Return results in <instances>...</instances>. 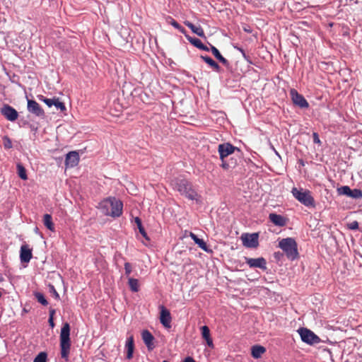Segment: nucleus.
Here are the masks:
<instances>
[{
	"mask_svg": "<svg viewBox=\"0 0 362 362\" xmlns=\"http://www.w3.org/2000/svg\"><path fill=\"white\" fill-rule=\"evenodd\" d=\"M235 151H240L238 148L230 143H223L218 146V152L221 161V167L224 170H230L237 166L238 159L232 156L228 158V156L233 154Z\"/></svg>",
	"mask_w": 362,
	"mask_h": 362,
	"instance_id": "nucleus-1",
	"label": "nucleus"
},
{
	"mask_svg": "<svg viewBox=\"0 0 362 362\" xmlns=\"http://www.w3.org/2000/svg\"><path fill=\"white\" fill-rule=\"evenodd\" d=\"M98 208L105 216L119 217L122 214L123 203L115 197H108L100 202Z\"/></svg>",
	"mask_w": 362,
	"mask_h": 362,
	"instance_id": "nucleus-2",
	"label": "nucleus"
},
{
	"mask_svg": "<svg viewBox=\"0 0 362 362\" xmlns=\"http://www.w3.org/2000/svg\"><path fill=\"white\" fill-rule=\"evenodd\" d=\"M59 339L61 356L62 358L68 361L71 348L70 325L68 322L63 324L60 332Z\"/></svg>",
	"mask_w": 362,
	"mask_h": 362,
	"instance_id": "nucleus-3",
	"label": "nucleus"
},
{
	"mask_svg": "<svg viewBox=\"0 0 362 362\" xmlns=\"http://www.w3.org/2000/svg\"><path fill=\"white\" fill-rule=\"evenodd\" d=\"M279 247L284 251L288 259L295 260L299 257L298 244L293 238L281 239L279 242Z\"/></svg>",
	"mask_w": 362,
	"mask_h": 362,
	"instance_id": "nucleus-4",
	"label": "nucleus"
},
{
	"mask_svg": "<svg viewBox=\"0 0 362 362\" xmlns=\"http://www.w3.org/2000/svg\"><path fill=\"white\" fill-rule=\"evenodd\" d=\"M175 188L181 195L190 200H198L199 196L194 190L191 182L187 180H179L175 182Z\"/></svg>",
	"mask_w": 362,
	"mask_h": 362,
	"instance_id": "nucleus-5",
	"label": "nucleus"
},
{
	"mask_svg": "<svg viewBox=\"0 0 362 362\" xmlns=\"http://www.w3.org/2000/svg\"><path fill=\"white\" fill-rule=\"evenodd\" d=\"M293 196L302 204L307 207H315V199L311 195V192L308 189L293 187L291 190Z\"/></svg>",
	"mask_w": 362,
	"mask_h": 362,
	"instance_id": "nucleus-6",
	"label": "nucleus"
},
{
	"mask_svg": "<svg viewBox=\"0 0 362 362\" xmlns=\"http://www.w3.org/2000/svg\"><path fill=\"white\" fill-rule=\"evenodd\" d=\"M301 340L308 344H315L320 342V339L313 331L303 327L298 330Z\"/></svg>",
	"mask_w": 362,
	"mask_h": 362,
	"instance_id": "nucleus-7",
	"label": "nucleus"
},
{
	"mask_svg": "<svg viewBox=\"0 0 362 362\" xmlns=\"http://www.w3.org/2000/svg\"><path fill=\"white\" fill-rule=\"evenodd\" d=\"M258 238L257 233H243L241 235L243 245L249 248H256L258 247Z\"/></svg>",
	"mask_w": 362,
	"mask_h": 362,
	"instance_id": "nucleus-8",
	"label": "nucleus"
},
{
	"mask_svg": "<svg viewBox=\"0 0 362 362\" xmlns=\"http://www.w3.org/2000/svg\"><path fill=\"white\" fill-rule=\"evenodd\" d=\"M290 95L294 105L300 108H308L309 107V104L303 95L298 93L296 89L290 90Z\"/></svg>",
	"mask_w": 362,
	"mask_h": 362,
	"instance_id": "nucleus-9",
	"label": "nucleus"
},
{
	"mask_svg": "<svg viewBox=\"0 0 362 362\" xmlns=\"http://www.w3.org/2000/svg\"><path fill=\"white\" fill-rule=\"evenodd\" d=\"M0 112L7 120L11 122L16 121L18 117V112L9 105H4Z\"/></svg>",
	"mask_w": 362,
	"mask_h": 362,
	"instance_id": "nucleus-10",
	"label": "nucleus"
},
{
	"mask_svg": "<svg viewBox=\"0 0 362 362\" xmlns=\"http://www.w3.org/2000/svg\"><path fill=\"white\" fill-rule=\"evenodd\" d=\"M28 110L29 112L35 115L38 117H45V111L41 106L33 100H28Z\"/></svg>",
	"mask_w": 362,
	"mask_h": 362,
	"instance_id": "nucleus-11",
	"label": "nucleus"
},
{
	"mask_svg": "<svg viewBox=\"0 0 362 362\" xmlns=\"http://www.w3.org/2000/svg\"><path fill=\"white\" fill-rule=\"evenodd\" d=\"M160 323L166 328L171 327V315L170 311L165 308L163 305L160 307Z\"/></svg>",
	"mask_w": 362,
	"mask_h": 362,
	"instance_id": "nucleus-12",
	"label": "nucleus"
},
{
	"mask_svg": "<svg viewBox=\"0 0 362 362\" xmlns=\"http://www.w3.org/2000/svg\"><path fill=\"white\" fill-rule=\"evenodd\" d=\"M245 262L250 266V267L259 268L264 270L267 269V262L264 257H259L256 259L245 257Z\"/></svg>",
	"mask_w": 362,
	"mask_h": 362,
	"instance_id": "nucleus-13",
	"label": "nucleus"
},
{
	"mask_svg": "<svg viewBox=\"0 0 362 362\" xmlns=\"http://www.w3.org/2000/svg\"><path fill=\"white\" fill-rule=\"evenodd\" d=\"M79 155L76 151H71L66 156L65 165L68 168H74L78 164Z\"/></svg>",
	"mask_w": 362,
	"mask_h": 362,
	"instance_id": "nucleus-14",
	"label": "nucleus"
},
{
	"mask_svg": "<svg viewBox=\"0 0 362 362\" xmlns=\"http://www.w3.org/2000/svg\"><path fill=\"white\" fill-rule=\"evenodd\" d=\"M141 337L144 341V343L147 346L148 350L151 351L155 348V344L153 343L155 338L148 330H144L141 332Z\"/></svg>",
	"mask_w": 362,
	"mask_h": 362,
	"instance_id": "nucleus-15",
	"label": "nucleus"
},
{
	"mask_svg": "<svg viewBox=\"0 0 362 362\" xmlns=\"http://www.w3.org/2000/svg\"><path fill=\"white\" fill-rule=\"evenodd\" d=\"M32 250L28 245H23L20 250V259L21 262L28 263L32 259Z\"/></svg>",
	"mask_w": 362,
	"mask_h": 362,
	"instance_id": "nucleus-16",
	"label": "nucleus"
},
{
	"mask_svg": "<svg viewBox=\"0 0 362 362\" xmlns=\"http://www.w3.org/2000/svg\"><path fill=\"white\" fill-rule=\"evenodd\" d=\"M126 358L130 360L133 358L134 351V339L132 334H130L127 338L125 344Z\"/></svg>",
	"mask_w": 362,
	"mask_h": 362,
	"instance_id": "nucleus-17",
	"label": "nucleus"
},
{
	"mask_svg": "<svg viewBox=\"0 0 362 362\" xmlns=\"http://www.w3.org/2000/svg\"><path fill=\"white\" fill-rule=\"evenodd\" d=\"M269 219L275 226L281 227L286 226L287 223L286 218L281 215L276 214L274 213H272L269 215Z\"/></svg>",
	"mask_w": 362,
	"mask_h": 362,
	"instance_id": "nucleus-18",
	"label": "nucleus"
},
{
	"mask_svg": "<svg viewBox=\"0 0 362 362\" xmlns=\"http://www.w3.org/2000/svg\"><path fill=\"white\" fill-rule=\"evenodd\" d=\"M185 36L187 38V40L194 47H196L202 50H204V51H207V52L209 51V47H206V45H204L199 39L196 38V37H192L187 34H186Z\"/></svg>",
	"mask_w": 362,
	"mask_h": 362,
	"instance_id": "nucleus-19",
	"label": "nucleus"
},
{
	"mask_svg": "<svg viewBox=\"0 0 362 362\" xmlns=\"http://www.w3.org/2000/svg\"><path fill=\"white\" fill-rule=\"evenodd\" d=\"M185 25L187 26L194 33L199 37H205V34L203 28L201 26H195L193 23L189 21H185Z\"/></svg>",
	"mask_w": 362,
	"mask_h": 362,
	"instance_id": "nucleus-20",
	"label": "nucleus"
},
{
	"mask_svg": "<svg viewBox=\"0 0 362 362\" xmlns=\"http://www.w3.org/2000/svg\"><path fill=\"white\" fill-rule=\"evenodd\" d=\"M201 329H202V337L206 340L207 345L209 347H213L214 344H213L212 339L211 338V336H210L209 328L207 326L204 325V326L202 327Z\"/></svg>",
	"mask_w": 362,
	"mask_h": 362,
	"instance_id": "nucleus-21",
	"label": "nucleus"
},
{
	"mask_svg": "<svg viewBox=\"0 0 362 362\" xmlns=\"http://www.w3.org/2000/svg\"><path fill=\"white\" fill-rule=\"evenodd\" d=\"M189 236L201 249L205 252H209V248L206 245V243L204 241L203 239L199 238L194 233L192 232L190 233Z\"/></svg>",
	"mask_w": 362,
	"mask_h": 362,
	"instance_id": "nucleus-22",
	"label": "nucleus"
},
{
	"mask_svg": "<svg viewBox=\"0 0 362 362\" xmlns=\"http://www.w3.org/2000/svg\"><path fill=\"white\" fill-rule=\"evenodd\" d=\"M251 350V354L255 358H260L261 356L266 351V349L260 345L253 346Z\"/></svg>",
	"mask_w": 362,
	"mask_h": 362,
	"instance_id": "nucleus-23",
	"label": "nucleus"
},
{
	"mask_svg": "<svg viewBox=\"0 0 362 362\" xmlns=\"http://www.w3.org/2000/svg\"><path fill=\"white\" fill-rule=\"evenodd\" d=\"M201 58L206 64H208L214 70H215L216 71H219L220 66L213 59L208 56H201Z\"/></svg>",
	"mask_w": 362,
	"mask_h": 362,
	"instance_id": "nucleus-24",
	"label": "nucleus"
},
{
	"mask_svg": "<svg viewBox=\"0 0 362 362\" xmlns=\"http://www.w3.org/2000/svg\"><path fill=\"white\" fill-rule=\"evenodd\" d=\"M128 285L132 292H138L139 291V283L138 279L129 277L128 279Z\"/></svg>",
	"mask_w": 362,
	"mask_h": 362,
	"instance_id": "nucleus-25",
	"label": "nucleus"
},
{
	"mask_svg": "<svg viewBox=\"0 0 362 362\" xmlns=\"http://www.w3.org/2000/svg\"><path fill=\"white\" fill-rule=\"evenodd\" d=\"M44 225L50 230L54 231V227L52 222V218L50 214H46L43 217Z\"/></svg>",
	"mask_w": 362,
	"mask_h": 362,
	"instance_id": "nucleus-26",
	"label": "nucleus"
},
{
	"mask_svg": "<svg viewBox=\"0 0 362 362\" xmlns=\"http://www.w3.org/2000/svg\"><path fill=\"white\" fill-rule=\"evenodd\" d=\"M168 23L173 25L175 28L177 29L180 32H181L185 35L187 34L185 29L182 27L175 19L171 17H168Z\"/></svg>",
	"mask_w": 362,
	"mask_h": 362,
	"instance_id": "nucleus-27",
	"label": "nucleus"
},
{
	"mask_svg": "<svg viewBox=\"0 0 362 362\" xmlns=\"http://www.w3.org/2000/svg\"><path fill=\"white\" fill-rule=\"evenodd\" d=\"M134 221H135V223H136L139 230L140 233L142 235V236L144 238H146V240H149V238L147 235V233L145 231V229L142 226L141 220L139 217H136Z\"/></svg>",
	"mask_w": 362,
	"mask_h": 362,
	"instance_id": "nucleus-28",
	"label": "nucleus"
},
{
	"mask_svg": "<svg viewBox=\"0 0 362 362\" xmlns=\"http://www.w3.org/2000/svg\"><path fill=\"white\" fill-rule=\"evenodd\" d=\"M17 170H18V176L23 180H25L28 179V176L26 174V170L23 167L22 164L18 163L17 165Z\"/></svg>",
	"mask_w": 362,
	"mask_h": 362,
	"instance_id": "nucleus-29",
	"label": "nucleus"
},
{
	"mask_svg": "<svg viewBox=\"0 0 362 362\" xmlns=\"http://www.w3.org/2000/svg\"><path fill=\"white\" fill-rule=\"evenodd\" d=\"M351 189L349 186H342L337 189V192L339 195H346L350 197Z\"/></svg>",
	"mask_w": 362,
	"mask_h": 362,
	"instance_id": "nucleus-30",
	"label": "nucleus"
},
{
	"mask_svg": "<svg viewBox=\"0 0 362 362\" xmlns=\"http://www.w3.org/2000/svg\"><path fill=\"white\" fill-rule=\"evenodd\" d=\"M34 296L37 300L43 305H47L48 302L46 300L45 296L40 292H35Z\"/></svg>",
	"mask_w": 362,
	"mask_h": 362,
	"instance_id": "nucleus-31",
	"label": "nucleus"
},
{
	"mask_svg": "<svg viewBox=\"0 0 362 362\" xmlns=\"http://www.w3.org/2000/svg\"><path fill=\"white\" fill-rule=\"evenodd\" d=\"M53 105L57 109L60 110L62 112L66 110V107L64 103L61 102L59 98H54V101Z\"/></svg>",
	"mask_w": 362,
	"mask_h": 362,
	"instance_id": "nucleus-32",
	"label": "nucleus"
},
{
	"mask_svg": "<svg viewBox=\"0 0 362 362\" xmlns=\"http://www.w3.org/2000/svg\"><path fill=\"white\" fill-rule=\"evenodd\" d=\"M47 354L45 352H40L35 358L34 362H47Z\"/></svg>",
	"mask_w": 362,
	"mask_h": 362,
	"instance_id": "nucleus-33",
	"label": "nucleus"
},
{
	"mask_svg": "<svg viewBox=\"0 0 362 362\" xmlns=\"http://www.w3.org/2000/svg\"><path fill=\"white\" fill-rule=\"evenodd\" d=\"M354 199H361L362 198V190L359 189H354L351 191L350 197Z\"/></svg>",
	"mask_w": 362,
	"mask_h": 362,
	"instance_id": "nucleus-34",
	"label": "nucleus"
},
{
	"mask_svg": "<svg viewBox=\"0 0 362 362\" xmlns=\"http://www.w3.org/2000/svg\"><path fill=\"white\" fill-rule=\"evenodd\" d=\"M37 97L39 100L43 101L48 107H52L54 104V98L49 99L44 97L43 95H38Z\"/></svg>",
	"mask_w": 362,
	"mask_h": 362,
	"instance_id": "nucleus-35",
	"label": "nucleus"
},
{
	"mask_svg": "<svg viewBox=\"0 0 362 362\" xmlns=\"http://www.w3.org/2000/svg\"><path fill=\"white\" fill-rule=\"evenodd\" d=\"M3 141H4V146L5 148L9 149V148H12L11 140L7 136H5L3 138Z\"/></svg>",
	"mask_w": 362,
	"mask_h": 362,
	"instance_id": "nucleus-36",
	"label": "nucleus"
},
{
	"mask_svg": "<svg viewBox=\"0 0 362 362\" xmlns=\"http://www.w3.org/2000/svg\"><path fill=\"white\" fill-rule=\"evenodd\" d=\"M347 228L350 230H357L358 229V223L357 221H354L347 224Z\"/></svg>",
	"mask_w": 362,
	"mask_h": 362,
	"instance_id": "nucleus-37",
	"label": "nucleus"
},
{
	"mask_svg": "<svg viewBox=\"0 0 362 362\" xmlns=\"http://www.w3.org/2000/svg\"><path fill=\"white\" fill-rule=\"evenodd\" d=\"M124 270H125V274L127 276H129L132 271V265L129 262H126L124 264Z\"/></svg>",
	"mask_w": 362,
	"mask_h": 362,
	"instance_id": "nucleus-38",
	"label": "nucleus"
},
{
	"mask_svg": "<svg viewBox=\"0 0 362 362\" xmlns=\"http://www.w3.org/2000/svg\"><path fill=\"white\" fill-rule=\"evenodd\" d=\"M211 51L216 59H218L221 55V53L219 52V51L218 50V49L211 45Z\"/></svg>",
	"mask_w": 362,
	"mask_h": 362,
	"instance_id": "nucleus-39",
	"label": "nucleus"
},
{
	"mask_svg": "<svg viewBox=\"0 0 362 362\" xmlns=\"http://www.w3.org/2000/svg\"><path fill=\"white\" fill-rule=\"evenodd\" d=\"M313 142L315 144H321V141H320V139L319 138V135L317 132H313Z\"/></svg>",
	"mask_w": 362,
	"mask_h": 362,
	"instance_id": "nucleus-40",
	"label": "nucleus"
},
{
	"mask_svg": "<svg viewBox=\"0 0 362 362\" xmlns=\"http://www.w3.org/2000/svg\"><path fill=\"white\" fill-rule=\"evenodd\" d=\"M217 59L226 66H228L229 65V62L222 55H221V57H219Z\"/></svg>",
	"mask_w": 362,
	"mask_h": 362,
	"instance_id": "nucleus-41",
	"label": "nucleus"
},
{
	"mask_svg": "<svg viewBox=\"0 0 362 362\" xmlns=\"http://www.w3.org/2000/svg\"><path fill=\"white\" fill-rule=\"evenodd\" d=\"M182 362H197L192 357L187 356L186 357Z\"/></svg>",
	"mask_w": 362,
	"mask_h": 362,
	"instance_id": "nucleus-42",
	"label": "nucleus"
},
{
	"mask_svg": "<svg viewBox=\"0 0 362 362\" xmlns=\"http://www.w3.org/2000/svg\"><path fill=\"white\" fill-rule=\"evenodd\" d=\"M283 256V254L280 252H274V257L277 259H279L281 257Z\"/></svg>",
	"mask_w": 362,
	"mask_h": 362,
	"instance_id": "nucleus-43",
	"label": "nucleus"
},
{
	"mask_svg": "<svg viewBox=\"0 0 362 362\" xmlns=\"http://www.w3.org/2000/svg\"><path fill=\"white\" fill-rule=\"evenodd\" d=\"M48 322H49V326L52 328H53L54 327V318L49 317Z\"/></svg>",
	"mask_w": 362,
	"mask_h": 362,
	"instance_id": "nucleus-44",
	"label": "nucleus"
},
{
	"mask_svg": "<svg viewBox=\"0 0 362 362\" xmlns=\"http://www.w3.org/2000/svg\"><path fill=\"white\" fill-rule=\"evenodd\" d=\"M52 289L53 290L54 296H55V298H59V293L56 291V290L54 289V286H52Z\"/></svg>",
	"mask_w": 362,
	"mask_h": 362,
	"instance_id": "nucleus-45",
	"label": "nucleus"
},
{
	"mask_svg": "<svg viewBox=\"0 0 362 362\" xmlns=\"http://www.w3.org/2000/svg\"><path fill=\"white\" fill-rule=\"evenodd\" d=\"M55 314V310L51 309L49 310V317L54 318V315Z\"/></svg>",
	"mask_w": 362,
	"mask_h": 362,
	"instance_id": "nucleus-46",
	"label": "nucleus"
},
{
	"mask_svg": "<svg viewBox=\"0 0 362 362\" xmlns=\"http://www.w3.org/2000/svg\"><path fill=\"white\" fill-rule=\"evenodd\" d=\"M238 49H239V50H240V52L241 53H243V54L245 56L244 50H243L242 48H239Z\"/></svg>",
	"mask_w": 362,
	"mask_h": 362,
	"instance_id": "nucleus-47",
	"label": "nucleus"
},
{
	"mask_svg": "<svg viewBox=\"0 0 362 362\" xmlns=\"http://www.w3.org/2000/svg\"><path fill=\"white\" fill-rule=\"evenodd\" d=\"M245 30L247 33H250V31L248 29H245Z\"/></svg>",
	"mask_w": 362,
	"mask_h": 362,
	"instance_id": "nucleus-48",
	"label": "nucleus"
}]
</instances>
